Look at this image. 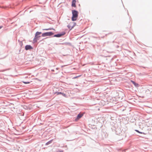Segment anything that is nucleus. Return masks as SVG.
<instances>
[{
    "instance_id": "f257e3e1",
    "label": "nucleus",
    "mask_w": 152,
    "mask_h": 152,
    "mask_svg": "<svg viewBox=\"0 0 152 152\" xmlns=\"http://www.w3.org/2000/svg\"><path fill=\"white\" fill-rule=\"evenodd\" d=\"M72 14L71 18L72 20L73 21H76L78 17V12L75 10H72Z\"/></svg>"
},
{
    "instance_id": "f03ea898",
    "label": "nucleus",
    "mask_w": 152,
    "mask_h": 152,
    "mask_svg": "<svg viewBox=\"0 0 152 152\" xmlns=\"http://www.w3.org/2000/svg\"><path fill=\"white\" fill-rule=\"evenodd\" d=\"M42 34V33L41 32L38 31H37L36 32L35 34L33 40V43L37 42V41L39 40V38L41 37V36L40 35Z\"/></svg>"
},
{
    "instance_id": "7ed1b4c3",
    "label": "nucleus",
    "mask_w": 152,
    "mask_h": 152,
    "mask_svg": "<svg viewBox=\"0 0 152 152\" xmlns=\"http://www.w3.org/2000/svg\"><path fill=\"white\" fill-rule=\"evenodd\" d=\"M54 34V33L52 31L42 33L41 36L42 37L50 36H52Z\"/></svg>"
},
{
    "instance_id": "20e7f679",
    "label": "nucleus",
    "mask_w": 152,
    "mask_h": 152,
    "mask_svg": "<svg viewBox=\"0 0 152 152\" xmlns=\"http://www.w3.org/2000/svg\"><path fill=\"white\" fill-rule=\"evenodd\" d=\"M65 34L66 32L65 31H62L57 34L54 35L53 37L59 38L64 35Z\"/></svg>"
},
{
    "instance_id": "39448f33",
    "label": "nucleus",
    "mask_w": 152,
    "mask_h": 152,
    "mask_svg": "<svg viewBox=\"0 0 152 152\" xmlns=\"http://www.w3.org/2000/svg\"><path fill=\"white\" fill-rule=\"evenodd\" d=\"M84 113L80 112L79 113L75 118V121L77 122L83 115Z\"/></svg>"
},
{
    "instance_id": "423d86ee",
    "label": "nucleus",
    "mask_w": 152,
    "mask_h": 152,
    "mask_svg": "<svg viewBox=\"0 0 152 152\" xmlns=\"http://www.w3.org/2000/svg\"><path fill=\"white\" fill-rule=\"evenodd\" d=\"M54 94H56L57 95H61L63 96L66 97L67 96L65 93L61 92L56 91L54 93Z\"/></svg>"
},
{
    "instance_id": "0eeeda50",
    "label": "nucleus",
    "mask_w": 152,
    "mask_h": 152,
    "mask_svg": "<svg viewBox=\"0 0 152 152\" xmlns=\"http://www.w3.org/2000/svg\"><path fill=\"white\" fill-rule=\"evenodd\" d=\"M25 48L26 50H31L33 49V48L31 45H26Z\"/></svg>"
},
{
    "instance_id": "6e6552de",
    "label": "nucleus",
    "mask_w": 152,
    "mask_h": 152,
    "mask_svg": "<svg viewBox=\"0 0 152 152\" xmlns=\"http://www.w3.org/2000/svg\"><path fill=\"white\" fill-rule=\"evenodd\" d=\"M131 82L134 86L135 87L137 88L140 86L139 85L138 83H136L135 81L131 80Z\"/></svg>"
},
{
    "instance_id": "1a4fd4ad",
    "label": "nucleus",
    "mask_w": 152,
    "mask_h": 152,
    "mask_svg": "<svg viewBox=\"0 0 152 152\" xmlns=\"http://www.w3.org/2000/svg\"><path fill=\"white\" fill-rule=\"evenodd\" d=\"M76 0H72V4H71V6L72 7H76Z\"/></svg>"
},
{
    "instance_id": "9d476101",
    "label": "nucleus",
    "mask_w": 152,
    "mask_h": 152,
    "mask_svg": "<svg viewBox=\"0 0 152 152\" xmlns=\"http://www.w3.org/2000/svg\"><path fill=\"white\" fill-rule=\"evenodd\" d=\"M59 44L60 45H69L70 46H71L72 45L71 43L70 42H64V43H60Z\"/></svg>"
},
{
    "instance_id": "9b49d317",
    "label": "nucleus",
    "mask_w": 152,
    "mask_h": 152,
    "mask_svg": "<svg viewBox=\"0 0 152 152\" xmlns=\"http://www.w3.org/2000/svg\"><path fill=\"white\" fill-rule=\"evenodd\" d=\"M42 30H45V31H48V30H53L54 31L55 30V29L53 28H48L43 29Z\"/></svg>"
},
{
    "instance_id": "f8f14e48",
    "label": "nucleus",
    "mask_w": 152,
    "mask_h": 152,
    "mask_svg": "<svg viewBox=\"0 0 152 152\" xmlns=\"http://www.w3.org/2000/svg\"><path fill=\"white\" fill-rule=\"evenodd\" d=\"M53 140L52 139V140H50L48 141V142L45 143V145H49L50 144V143H52V142L53 141Z\"/></svg>"
},
{
    "instance_id": "ddd939ff",
    "label": "nucleus",
    "mask_w": 152,
    "mask_h": 152,
    "mask_svg": "<svg viewBox=\"0 0 152 152\" xmlns=\"http://www.w3.org/2000/svg\"><path fill=\"white\" fill-rule=\"evenodd\" d=\"M136 132H137V133L141 134H146L144 132H141L140 131H139L137 129H135L134 130Z\"/></svg>"
},
{
    "instance_id": "4468645a",
    "label": "nucleus",
    "mask_w": 152,
    "mask_h": 152,
    "mask_svg": "<svg viewBox=\"0 0 152 152\" xmlns=\"http://www.w3.org/2000/svg\"><path fill=\"white\" fill-rule=\"evenodd\" d=\"M71 23H73V25L71 26V29H72L74 27V26H76V23L75 22H72V23L71 22L70 23V24H71Z\"/></svg>"
},
{
    "instance_id": "2eb2a0df",
    "label": "nucleus",
    "mask_w": 152,
    "mask_h": 152,
    "mask_svg": "<svg viewBox=\"0 0 152 152\" xmlns=\"http://www.w3.org/2000/svg\"><path fill=\"white\" fill-rule=\"evenodd\" d=\"M18 42H19V45L21 47L23 45V43L22 41H20L19 40H18Z\"/></svg>"
},
{
    "instance_id": "dca6fc26",
    "label": "nucleus",
    "mask_w": 152,
    "mask_h": 152,
    "mask_svg": "<svg viewBox=\"0 0 152 152\" xmlns=\"http://www.w3.org/2000/svg\"><path fill=\"white\" fill-rule=\"evenodd\" d=\"M23 108L24 109H26V110H28V109H30V108L29 107H28L27 106H26V105H24L23 106Z\"/></svg>"
},
{
    "instance_id": "f3484780",
    "label": "nucleus",
    "mask_w": 152,
    "mask_h": 152,
    "mask_svg": "<svg viewBox=\"0 0 152 152\" xmlns=\"http://www.w3.org/2000/svg\"><path fill=\"white\" fill-rule=\"evenodd\" d=\"M23 83L25 84H28L30 83V82L29 81H22Z\"/></svg>"
},
{
    "instance_id": "a211bd4d",
    "label": "nucleus",
    "mask_w": 152,
    "mask_h": 152,
    "mask_svg": "<svg viewBox=\"0 0 152 152\" xmlns=\"http://www.w3.org/2000/svg\"><path fill=\"white\" fill-rule=\"evenodd\" d=\"M67 27L69 29V30H71L72 29H71V26L70 24H69L67 26Z\"/></svg>"
},
{
    "instance_id": "6ab92c4d",
    "label": "nucleus",
    "mask_w": 152,
    "mask_h": 152,
    "mask_svg": "<svg viewBox=\"0 0 152 152\" xmlns=\"http://www.w3.org/2000/svg\"><path fill=\"white\" fill-rule=\"evenodd\" d=\"M81 76V75H78V76H76L74 77H72V79H75L77 78L78 77H80Z\"/></svg>"
},
{
    "instance_id": "aec40b11",
    "label": "nucleus",
    "mask_w": 152,
    "mask_h": 152,
    "mask_svg": "<svg viewBox=\"0 0 152 152\" xmlns=\"http://www.w3.org/2000/svg\"><path fill=\"white\" fill-rule=\"evenodd\" d=\"M127 150V149H125L123 150H122V152H125Z\"/></svg>"
},
{
    "instance_id": "412c9836",
    "label": "nucleus",
    "mask_w": 152,
    "mask_h": 152,
    "mask_svg": "<svg viewBox=\"0 0 152 152\" xmlns=\"http://www.w3.org/2000/svg\"><path fill=\"white\" fill-rule=\"evenodd\" d=\"M58 152H64L62 150H60L58 151Z\"/></svg>"
},
{
    "instance_id": "4be33fe9",
    "label": "nucleus",
    "mask_w": 152,
    "mask_h": 152,
    "mask_svg": "<svg viewBox=\"0 0 152 152\" xmlns=\"http://www.w3.org/2000/svg\"><path fill=\"white\" fill-rule=\"evenodd\" d=\"M3 27V26H0V29H1V28H2Z\"/></svg>"
},
{
    "instance_id": "5701e85b",
    "label": "nucleus",
    "mask_w": 152,
    "mask_h": 152,
    "mask_svg": "<svg viewBox=\"0 0 152 152\" xmlns=\"http://www.w3.org/2000/svg\"><path fill=\"white\" fill-rule=\"evenodd\" d=\"M60 43H55V44H56V45H60V44H59ZM60 45H61L60 44Z\"/></svg>"
},
{
    "instance_id": "b1692460",
    "label": "nucleus",
    "mask_w": 152,
    "mask_h": 152,
    "mask_svg": "<svg viewBox=\"0 0 152 152\" xmlns=\"http://www.w3.org/2000/svg\"><path fill=\"white\" fill-rule=\"evenodd\" d=\"M78 5H79V6H80V4H79Z\"/></svg>"
},
{
    "instance_id": "393cba45",
    "label": "nucleus",
    "mask_w": 152,
    "mask_h": 152,
    "mask_svg": "<svg viewBox=\"0 0 152 152\" xmlns=\"http://www.w3.org/2000/svg\"><path fill=\"white\" fill-rule=\"evenodd\" d=\"M52 71H54V70H53V69H52Z\"/></svg>"
},
{
    "instance_id": "a878e982",
    "label": "nucleus",
    "mask_w": 152,
    "mask_h": 152,
    "mask_svg": "<svg viewBox=\"0 0 152 152\" xmlns=\"http://www.w3.org/2000/svg\"><path fill=\"white\" fill-rule=\"evenodd\" d=\"M46 38H45V39H46ZM43 39H42V40Z\"/></svg>"
}]
</instances>
